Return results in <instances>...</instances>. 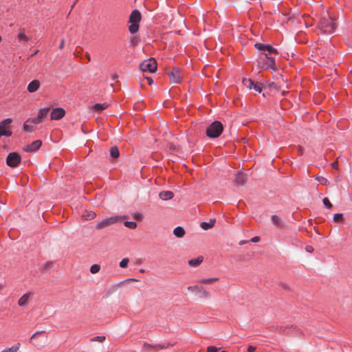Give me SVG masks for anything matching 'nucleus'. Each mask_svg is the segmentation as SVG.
Returning a JSON list of instances; mask_svg holds the SVG:
<instances>
[{"instance_id":"obj_10","label":"nucleus","mask_w":352,"mask_h":352,"mask_svg":"<svg viewBox=\"0 0 352 352\" xmlns=\"http://www.w3.org/2000/svg\"><path fill=\"white\" fill-rule=\"evenodd\" d=\"M168 345H162V344H155L152 345L148 343L144 342L142 345V352H153V350H159L167 348Z\"/></svg>"},{"instance_id":"obj_41","label":"nucleus","mask_w":352,"mask_h":352,"mask_svg":"<svg viewBox=\"0 0 352 352\" xmlns=\"http://www.w3.org/2000/svg\"><path fill=\"white\" fill-rule=\"evenodd\" d=\"M305 250L307 252H309V253L313 252L314 250V248L311 245L306 246Z\"/></svg>"},{"instance_id":"obj_26","label":"nucleus","mask_w":352,"mask_h":352,"mask_svg":"<svg viewBox=\"0 0 352 352\" xmlns=\"http://www.w3.org/2000/svg\"><path fill=\"white\" fill-rule=\"evenodd\" d=\"M30 122H28V120L23 124V129L26 132H32L35 130L34 126L30 124Z\"/></svg>"},{"instance_id":"obj_28","label":"nucleus","mask_w":352,"mask_h":352,"mask_svg":"<svg viewBox=\"0 0 352 352\" xmlns=\"http://www.w3.org/2000/svg\"><path fill=\"white\" fill-rule=\"evenodd\" d=\"M18 39L20 41L28 42L29 41L28 37L25 34V30H22L18 34Z\"/></svg>"},{"instance_id":"obj_4","label":"nucleus","mask_w":352,"mask_h":352,"mask_svg":"<svg viewBox=\"0 0 352 352\" xmlns=\"http://www.w3.org/2000/svg\"><path fill=\"white\" fill-rule=\"evenodd\" d=\"M157 62L153 58L145 60L140 65V69L143 72L153 73L157 69Z\"/></svg>"},{"instance_id":"obj_46","label":"nucleus","mask_w":352,"mask_h":352,"mask_svg":"<svg viewBox=\"0 0 352 352\" xmlns=\"http://www.w3.org/2000/svg\"><path fill=\"white\" fill-rule=\"evenodd\" d=\"M43 331H37L35 333H34L32 337H31V339H33L35 337H36L38 335H39L40 333H41Z\"/></svg>"},{"instance_id":"obj_5","label":"nucleus","mask_w":352,"mask_h":352,"mask_svg":"<svg viewBox=\"0 0 352 352\" xmlns=\"http://www.w3.org/2000/svg\"><path fill=\"white\" fill-rule=\"evenodd\" d=\"M124 217L114 216L108 218H105L98 221L96 226V229L101 230L106 227L110 226L118 221L123 219Z\"/></svg>"},{"instance_id":"obj_8","label":"nucleus","mask_w":352,"mask_h":352,"mask_svg":"<svg viewBox=\"0 0 352 352\" xmlns=\"http://www.w3.org/2000/svg\"><path fill=\"white\" fill-rule=\"evenodd\" d=\"M187 289L190 292L199 294V297L201 298H209L210 297V294L209 292L206 290L204 287L198 285L189 286L187 287Z\"/></svg>"},{"instance_id":"obj_9","label":"nucleus","mask_w":352,"mask_h":352,"mask_svg":"<svg viewBox=\"0 0 352 352\" xmlns=\"http://www.w3.org/2000/svg\"><path fill=\"white\" fill-rule=\"evenodd\" d=\"M12 121L11 118H7L0 122V137L2 135H5L6 137L12 135V131L6 129V126L10 124Z\"/></svg>"},{"instance_id":"obj_34","label":"nucleus","mask_w":352,"mask_h":352,"mask_svg":"<svg viewBox=\"0 0 352 352\" xmlns=\"http://www.w3.org/2000/svg\"><path fill=\"white\" fill-rule=\"evenodd\" d=\"M333 221L335 222H342L343 221V215L342 213L335 214L333 216Z\"/></svg>"},{"instance_id":"obj_18","label":"nucleus","mask_w":352,"mask_h":352,"mask_svg":"<svg viewBox=\"0 0 352 352\" xmlns=\"http://www.w3.org/2000/svg\"><path fill=\"white\" fill-rule=\"evenodd\" d=\"M271 220L273 224L279 228H281L285 226V223L283 222V221L277 215H272L271 217Z\"/></svg>"},{"instance_id":"obj_14","label":"nucleus","mask_w":352,"mask_h":352,"mask_svg":"<svg viewBox=\"0 0 352 352\" xmlns=\"http://www.w3.org/2000/svg\"><path fill=\"white\" fill-rule=\"evenodd\" d=\"M65 111L62 108H56L53 109L51 113L52 120H59L65 116Z\"/></svg>"},{"instance_id":"obj_2","label":"nucleus","mask_w":352,"mask_h":352,"mask_svg":"<svg viewBox=\"0 0 352 352\" xmlns=\"http://www.w3.org/2000/svg\"><path fill=\"white\" fill-rule=\"evenodd\" d=\"M223 125L219 121H214L208 126L206 129V135L210 138H216L220 136L223 132Z\"/></svg>"},{"instance_id":"obj_39","label":"nucleus","mask_w":352,"mask_h":352,"mask_svg":"<svg viewBox=\"0 0 352 352\" xmlns=\"http://www.w3.org/2000/svg\"><path fill=\"white\" fill-rule=\"evenodd\" d=\"M266 58L270 61V67L273 68L274 65V58H270L267 56V54H265Z\"/></svg>"},{"instance_id":"obj_12","label":"nucleus","mask_w":352,"mask_h":352,"mask_svg":"<svg viewBox=\"0 0 352 352\" xmlns=\"http://www.w3.org/2000/svg\"><path fill=\"white\" fill-rule=\"evenodd\" d=\"M168 75L170 80L173 83H178L180 82V71L177 68H173L171 72H168Z\"/></svg>"},{"instance_id":"obj_27","label":"nucleus","mask_w":352,"mask_h":352,"mask_svg":"<svg viewBox=\"0 0 352 352\" xmlns=\"http://www.w3.org/2000/svg\"><path fill=\"white\" fill-rule=\"evenodd\" d=\"M110 155L113 158H117L120 155V152L116 146H113L110 149Z\"/></svg>"},{"instance_id":"obj_55","label":"nucleus","mask_w":352,"mask_h":352,"mask_svg":"<svg viewBox=\"0 0 352 352\" xmlns=\"http://www.w3.org/2000/svg\"><path fill=\"white\" fill-rule=\"evenodd\" d=\"M318 61L320 62V63H322V61L321 60L318 59Z\"/></svg>"},{"instance_id":"obj_25","label":"nucleus","mask_w":352,"mask_h":352,"mask_svg":"<svg viewBox=\"0 0 352 352\" xmlns=\"http://www.w3.org/2000/svg\"><path fill=\"white\" fill-rule=\"evenodd\" d=\"M96 217V214L93 211H87L85 214H82V217L85 220H91L94 219Z\"/></svg>"},{"instance_id":"obj_35","label":"nucleus","mask_w":352,"mask_h":352,"mask_svg":"<svg viewBox=\"0 0 352 352\" xmlns=\"http://www.w3.org/2000/svg\"><path fill=\"white\" fill-rule=\"evenodd\" d=\"M129 263V259L128 258H124L120 262L119 265L122 268H126L128 266Z\"/></svg>"},{"instance_id":"obj_37","label":"nucleus","mask_w":352,"mask_h":352,"mask_svg":"<svg viewBox=\"0 0 352 352\" xmlns=\"http://www.w3.org/2000/svg\"><path fill=\"white\" fill-rule=\"evenodd\" d=\"M322 202L324 204V205L327 208H331L332 207V204H331L330 201L329 200L328 198L325 197L322 199Z\"/></svg>"},{"instance_id":"obj_3","label":"nucleus","mask_w":352,"mask_h":352,"mask_svg":"<svg viewBox=\"0 0 352 352\" xmlns=\"http://www.w3.org/2000/svg\"><path fill=\"white\" fill-rule=\"evenodd\" d=\"M141 20V14L138 10L132 11L130 17L129 22L131 23L129 27V32L131 34L136 33L139 30V22Z\"/></svg>"},{"instance_id":"obj_58","label":"nucleus","mask_w":352,"mask_h":352,"mask_svg":"<svg viewBox=\"0 0 352 352\" xmlns=\"http://www.w3.org/2000/svg\"><path fill=\"white\" fill-rule=\"evenodd\" d=\"M222 352H226V351H222Z\"/></svg>"},{"instance_id":"obj_16","label":"nucleus","mask_w":352,"mask_h":352,"mask_svg":"<svg viewBox=\"0 0 352 352\" xmlns=\"http://www.w3.org/2000/svg\"><path fill=\"white\" fill-rule=\"evenodd\" d=\"M40 85L41 83L39 80H34L28 84L27 89L30 93H34L39 89Z\"/></svg>"},{"instance_id":"obj_57","label":"nucleus","mask_w":352,"mask_h":352,"mask_svg":"<svg viewBox=\"0 0 352 352\" xmlns=\"http://www.w3.org/2000/svg\"><path fill=\"white\" fill-rule=\"evenodd\" d=\"M37 52H38V50H36V52H34V54H36Z\"/></svg>"},{"instance_id":"obj_20","label":"nucleus","mask_w":352,"mask_h":352,"mask_svg":"<svg viewBox=\"0 0 352 352\" xmlns=\"http://www.w3.org/2000/svg\"><path fill=\"white\" fill-rule=\"evenodd\" d=\"M218 280H219V278L213 277V278H202V279L198 280L197 283H202V284L212 285Z\"/></svg>"},{"instance_id":"obj_15","label":"nucleus","mask_w":352,"mask_h":352,"mask_svg":"<svg viewBox=\"0 0 352 352\" xmlns=\"http://www.w3.org/2000/svg\"><path fill=\"white\" fill-rule=\"evenodd\" d=\"M247 179L248 177L245 174L243 173H238L235 175L234 183L236 185L243 186L246 183Z\"/></svg>"},{"instance_id":"obj_24","label":"nucleus","mask_w":352,"mask_h":352,"mask_svg":"<svg viewBox=\"0 0 352 352\" xmlns=\"http://www.w3.org/2000/svg\"><path fill=\"white\" fill-rule=\"evenodd\" d=\"M49 111L50 108H43L40 109L38 113L37 117L41 119V120L43 121V120L47 116Z\"/></svg>"},{"instance_id":"obj_52","label":"nucleus","mask_w":352,"mask_h":352,"mask_svg":"<svg viewBox=\"0 0 352 352\" xmlns=\"http://www.w3.org/2000/svg\"><path fill=\"white\" fill-rule=\"evenodd\" d=\"M298 154L302 155V149L300 147L298 148Z\"/></svg>"},{"instance_id":"obj_36","label":"nucleus","mask_w":352,"mask_h":352,"mask_svg":"<svg viewBox=\"0 0 352 352\" xmlns=\"http://www.w3.org/2000/svg\"><path fill=\"white\" fill-rule=\"evenodd\" d=\"M28 122L37 124L42 122V120H41V119H40L39 118H38L36 116V118L28 119Z\"/></svg>"},{"instance_id":"obj_19","label":"nucleus","mask_w":352,"mask_h":352,"mask_svg":"<svg viewBox=\"0 0 352 352\" xmlns=\"http://www.w3.org/2000/svg\"><path fill=\"white\" fill-rule=\"evenodd\" d=\"M203 260V256H198L197 258L189 260L188 264L191 267H197L202 263Z\"/></svg>"},{"instance_id":"obj_1","label":"nucleus","mask_w":352,"mask_h":352,"mask_svg":"<svg viewBox=\"0 0 352 352\" xmlns=\"http://www.w3.org/2000/svg\"><path fill=\"white\" fill-rule=\"evenodd\" d=\"M318 26L322 31L328 34L333 33L337 28L333 19L329 15L322 17L319 21Z\"/></svg>"},{"instance_id":"obj_31","label":"nucleus","mask_w":352,"mask_h":352,"mask_svg":"<svg viewBox=\"0 0 352 352\" xmlns=\"http://www.w3.org/2000/svg\"><path fill=\"white\" fill-rule=\"evenodd\" d=\"M124 224L130 229H135L137 228V223L134 221H125Z\"/></svg>"},{"instance_id":"obj_7","label":"nucleus","mask_w":352,"mask_h":352,"mask_svg":"<svg viewBox=\"0 0 352 352\" xmlns=\"http://www.w3.org/2000/svg\"><path fill=\"white\" fill-rule=\"evenodd\" d=\"M243 84L250 89H254L258 93H261L264 85L263 83L259 82H254L252 79H244L243 80Z\"/></svg>"},{"instance_id":"obj_48","label":"nucleus","mask_w":352,"mask_h":352,"mask_svg":"<svg viewBox=\"0 0 352 352\" xmlns=\"http://www.w3.org/2000/svg\"><path fill=\"white\" fill-rule=\"evenodd\" d=\"M133 217L137 219H140L142 218V216L140 214H134Z\"/></svg>"},{"instance_id":"obj_11","label":"nucleus","mask_w":352,"mask_h":352,"mask_svg":"<svg viewBox=\"0 0 352 352\" xmlns=\"http://www.w3.org/2000/svg\"><path fill=\"white\" fill-rule=\"evenodd\" d=\"M254 47L258 49V50H267L268 52V54H278V51L276 49L272 47V46L269 45H264L260 43H256L254 44Z\"/></svg>"},{"instance_id":"obj_56","label":"nucleus","mask_w":352,"mask_h":352,"mask_svg":"<svg viewBox=\"0 0 352 352\" xmlns=\"http://www.w3.org/2000/svg\"><path fill=\"white\" fill-rule=\"evenodd\" d=\"M140 272H144V270H140Z\"/></svg>"},{"instance_id":"obj_45","label":"nucleus","mask_w":352,"mask_h":352,"mask_svg":"<svg viewBox=\"0 0 352 352\" xmlns=\"http://www.w3.org/2000/svg\"><path fill=\"white\" fill-rule=\"evenodd\" d=\"M138 281H139V280H138L136 278H128V279H126L124 280V282H127V283H129V282H138Z\"/></svg>"},{"instance_id":"obj_47","label":"nucleus","mask_w":352,"mask_h":352,"mask_svg":"<svg viewBox=\"0 0 352 352\" xmlns=\"http://www.w3.org/2000/svg\"><path fill=\"white\" fill-rule=\"evenodd\" d=\"M64 45H65V41H64V39H62L61 42L60 43V46H59L60 49H63L64 47Z\"/></svg>"},{"instance_id":"obj_53","label":"nucleus","mask_w":352,"mask_h":352,"mask_svg":"<svg viewBox=\"0 0 352 352\" xmlns=\"http://www.w3.org/2000/svg\"><path fill=\"white\" fill-rule=\"evenodd\" d=\"M4 287V285L0 283V290L2 289Z\"/></svg>"},{"instance_id":"obj_42","label":"nucleus","mask_w":352,"mask_h":352,"mask_svg":"<svg viewBox=\"0 0 352 352\" xmlns=\"http://www.w3.org/2000/svg\"><path fill=\"white\" fill-rule=\"evenodd\" d=\"M259 241H260L259 236H254V237L252 238L250 240V241H252L253 243H256V242H258Z\"/></svg>"},{"instance_id":"obj_43","label":"nucleus","mask_w":352,"mask_h":352,"mask_svg":"<svg viewBox=\"0 0 352 352\" xmlns=\"http://www.w3.org/2000/svg\"><path fill=\"white\" fill-rule=\"evenodd\" d=\"M256 350V347L255 346H250L248 348V352H254Z\"/></svg>"},{"instance_id":"obj_21","label":"nucleus","mask_w":352,"mask_h":352,"mask_svg":"<svg viewBox=\"0 0 352 352\" xmlns=\"http://www.w3.org/2000/svg\"><path fill=\"white\" fill-rule=\"evenodd\" d=\"M173 193L171 191H162L160 193V197L163 200H169L173 197Z\"/></svg>"},{"instance_id":"obj_6","label":"nucleus","mask_w":352,"mask_h":352,"mask_svg":"<svg viewBox=\"0 0 352 352\" xmlns=\"http://www.w3.org/2000/svg\"><path fill=\"white\" fill-rule=\"evenodd\" d=\"M21 155L15 152L9 153L6 158L7 165L12 168L16 167L21 163Z\"/></svg>"},{"instance_id":"obj_32","label":"nucleus","mask_w":352,"mask_h":352,"mask_svg":"<svg viewBox=\"0 0 352 352\" xmlns=\"http://www.w3.org/2000/svg\"><path fill=\"white\" fill-rule=\"evenodd\" d=\"M316 179L318 180L322 185L324 186H327L329 184V181L323 177H316Z\"/></svg>"},{"instance_id":"obj_30","label":"nucleus","mask_w":352,"mask_h":352,"mask_svg":"<svg viewBox=\"0 0 352 352\" xmlns=\"http://www.w3.org/2000/svg\"><path fill=\"white\" fill-rule=\"evenodd\" d=\"M100 265H98V264H94L90 267V272L91 274H96L100 271Z\"/></svg>"},{"instance_id":"obj_54","label":"nucleus","mask_w":352,"mask_h":352,"mask_svg":"<svg viewBox=\"0 0 352 352\" xmlns=\"http://www.w3.org/2000/svg\"><path fill=\"white\" fill-rule=\"evenodd\" d=\"M78 0H74V4L72 5V8L75 6V4L78 2Z\"/></svg>"},{"instance_id":"obj_38","label":"nucleus","mask_w":352,"mask_h":352,"mask_svg":"<svg viewBox=\"0 0 352 352\" xmlns=\"http://www.w3.org/2000/svg\"><path fill=\"white\" fill-rule=\"evenodd\" d=\"M220 349H221V348H217L213 346H210L207 348V351L208 352H217Z\"/></svg>"},{"instance_id":"obj_23","label":"nucleus","mask_w":352,"mask_h":352,"mask_svg":"<svg viewBox=\"0 0 352 352\" xmlns=\"http://www.w3.org/2000/svg\"><path fill=\"white\" fill-rule=\"evenodd\" d=\"M173 234L178 238H182L185 234V230L182 227L178 226L173 230Z\"/></svg>"},{"instance_id":"obj_50","label":"nucleus","mask_w":352,"mask_h":352,"mask_svg":"<svg viewBox=\"0 0 352 352\" xmlns=\"http://www.w3.org/2000/svg\"><path fill=\"white\" fill-rule=\"evenodd\" d=\"M85 56H86V58L88 59V60H89V61H90V60H91V56H90V54H89L88 52H87V53L85 54Z\"/></svg>"},{"instance_id":"obj_22","label":"nucleus","mask_w":352,"mask_h":352,"mask_svg":"<svg viewBox=\"0 0 352 352\" xmlns=\"http://www.w3.org/2000/svg\"><path fill=\"white\" fill-rule=\"evenodd\" d=\"M215 223L214 219H210L209 222H202L200 225L201 228L205 230L212 228Z\"/></svg>"},{"instance_id":"obj_44","label":"nucleus","mask_w":352,"mask_h":352,"mask_svg":"<svg viewBox=\"0 0 352 352\" xmlns=\"http://www.w3.org/2000/svg\"><path fill=\"white\" fill-rule=\"evenodd\" d=\"M145 79L147 80L148 84L149 85H151L153 83V80H152V78H150V77H146V78H145Z\"/></svg>"},{"instance_id":"obj_51","label":"nucleus","mask_w":352,"mask_h":352,"mask_svg":"<svg viewBox=\"0 0 352 352\" xmlns=\"http://www.w3.org/2000/svg\"><path fill=\"white\" fill-rule=\"evenodd\" d=\"M247 242H248L247 241H241L239 242V245H241L245 244Z\"/></svg>"},{"instance_id":"obj_13","label":"nucleus","mask_w":352,"mask_h":352,"mask_svg":"<svg viewBox=\"0 0 352 352\" xmlns=\"http://www.w3.org/2000/svg\"><path fill=\"white\" fill-rule=\"evenodd\" d=\"M42 142L41 140L34 141L32 144L26 145L24 150L26 152H34L37 151L41 146Z\"/></svg>"},{"instance_id":"obj_49","label":"nucleus","mask_w":352,"mask_h":352,"mask_svg":"<svg viewBox=\"0 0 352 352\" xmlns=\"http://www.w3.org/2000/svg\"><path fill=\"white\" fill-rule=\"evenodd\" d=\"M337 166H338V162H334L331 164V166L334 168H337Z\"/></svg>"},{"instance_id":"obj_33","label":"nucleus","mask_w":352,"mask_h":352,"mask_svg":"<svg viewBox=\"0 0 352 352\" xmlns=\"http://www.w3.org/2000/svg\"><path fill=\"white\" fill-rule=\"evenodd\" d=\"M105 340H106L105 336H96V337H94V338H92L91 339V342H103Z\"/></svg>"},{"instance_id":"obj_17","label":"nucleus","mask_w":352,"mask_h":352,"mask_svg":"<svg viewBox=\"0 0 352 352\" xmlns=\"http://www.w3.org/2000/svg\"><path fill=\"white\" fill-rule=\"evenodd\" d=\"M30 299V293H26L23 294L18 300V305L20 307L26 306Z\"/></svg>"},{"instance_id":"obj_40","label":"nucleus","mask_w":352,"mask_h":352,"mask_svg":"<svg viewBox=\"0 0 352 352\" xmlns=\"http://www.w3.org/2000/svg\"><path fill=\"white\" fill-rule=\"evenodd\" d=\"M320 55L323 59L329 58V53H327L326 52H321L320 54H318V56Z\"/></svg>"},{"instance_id":"obj_29","label":"nucleus","mask_w":352,"mask_h":352,"mask_svg":"<svg viewBox=\"0 0 352 352\" xmlns=\"http://www.w3.org/2000/svg\"><path fill=\"white\" fill-rule=\"evenodd\" d=\"M107 107H108V105L106 103H104V104H96L93 107V109L95 111H98V112H101L102 110L106 109Z\"/></svg>"}]
</instances>
